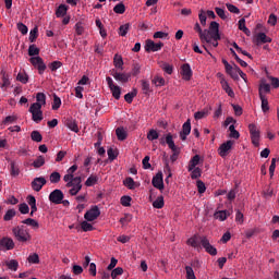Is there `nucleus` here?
<instances>
[{
    "mask_svg": "<svg viewBox=\"0 0 279 279\" xmlns=\"http://www.w3.org/2000/svg\"><path fill=\"white\" fill-rule=\"evenodd\" d=\"M124 186H126V189H130V191L134 190V186L136 185V182H134V179L132 177H128L124 181H123Z\"/></svg>",
    "mask_w": 279,
    "mask_h": 279,
    "instance_id": "obj_44",
    "label": "nucleus"
},
{
    "mask_svg": "<svg viewBox=\"0 0 279 279\" xmlns=\"http://www.w3.org/2000/svg\"><path fill=\"white\" fill-rule=\"evenodd\" d=\"M29 62L38 70L39 75H43L47 71V64H45V61L40 57H31Z\"/></svg>",
    "mask_w": 279,
    "mask_h": 279,
    "instance_id": "obj_6",
    "label": "nucleus"
},
{
    "mask_svg": "<svg viewBox=\"0 0 279 279\" xmlns=\"http://www.w3.org/2000/svg\"><path fill=\"white\" fill-rule=\"evenodd\" d=\"M81 228H82L83 232H93V230H95V227H93L90 225V222H88L86 220L81 222Z\"/></svg>",
    "mask_w": 279,
    "mask_h": 279,
    "instance_id": "obj_46",
    "label": "nucleus"
},
{
    "mask_svg": "<svg viewBox=\"0 0 279 279\" xmlns=\"http://www.w3.org/2000/svg\"><path fill=\"white\" fill-rule=\"evenodd\" d=\"M248 131L251 134V141L254 147H258L260 145V129H258L256 124L251 123L248 124Z\"/></svg>",
    "mask_w": 279,
    "mask_h": 279,
    "instance_id": "obj_4",
    "label": "nucleus"
},
{
    "mask_svg": "<svg viewBox=\"0 0 279 279\" xmlns=\"http://www.w3.org/2000/svg\"><path fill=\"white\" fill-rule=\"evenodd\" d=\"M116 135L118 137V141H125V138H128V131L120 126L116 129Z\"/></svg>",
    "mask_w": 279,
    "mask_h": 279,
    "instance_id": "obj_26",
    "label": "nucleus"
},
{
    "mask_svg": "<svg viewBox=\"0 0 279 279\" xmlns=\"http://www.w3.org/2000/svg\"><path fill=\"white\" fill-rule=\"evenodd\" d=\"M199 160H201V157L199 155H195L191 160H190V163H189V171H193V169H195V167L197 165H199Z\"/></svg>",
    "mask_w": 279,
    "mask_h": 279,
    "instance_id": "obj_32",
    "label": "nucleus"
},
{
    "mask_svg": "<svg viewBox=\"0 0 279 279\" xmlns=\"http://www.w3.org/2000/svg\"><path fill=\"white\" fill-rule=\"evenodd\" d=\"M17 29H19V32H21V34L23 36H25L27 34V32H29V29L27 28V25H25L23 23H17Z\"/></svg>",
    "mask_w": 279,
    "mask_h": 279,
    "instance_id": "obj_62",
    "label": "nucleus"
},
{
    "mask_svg": "<svg viewBox=\"0 0 279 279\" xmlns=\"http://www.w3.org/2000/svg\"><path fill=\"white\" fill-rule=\"evenodd\" d=\"M60 106H62V99L53 94L52 110H60Z\"/></svg>",
    "mask_w": 279,
    "mask_h": 279,
    "instance_id": "obj_43",
    "label": "nucleus"
},
{
    "mask_svg": "<svg viewBox=\"0 0 279 279\" xmlns=\"http://www.w3.org/2000/svg\"><path fill=\"white\" fill-rule=\"evenodd\" d=\"M215 219H219V221H226L228 217H230V211L229 210H220L216 211L214 214Z\"/></svg>",
    "mask_w": 279,
    "mask_h": 279,
    "instance_id": "obj_25",
    "label": "nucleus"
},
{
    "mask_svg": "<svg viewBox=\"0 0 279 279\" xmlns=\"http://www.w3.org/2000/svg\"><path fill=\"white\" fill-rule=\"evenodd\" d=\"M117 276H123V268L117 267L111 271V278L117 279Z\"/></svg>",
    "mask_w": 279,
    "mask_h": 279,
    "instance_id": "obj_60",
    "label": "nucleus"
},
{
    "mask_svg": "<svg viewBox=\"0 0 279 279\" xmlns=\"http://www.w3.org/2000/svg\"><path fill=\"white\" fill-rule=\"evenodd\" d=\"M69 11V7L66 4H60L58 9L56 10V16L57 19H62L66 16V12Z\"/></svg>",
    "mask_w": 279,
    "mask_h": 279,
    "instance_id": "obj_22",
    "label": "nucleus"
},
{
    "mask_svg": "<svg viewBox=\"0 0 279 279\" xmlns=\"http://www.w3.org/2000/svg\"><path fill=\"white\" fill-rule=\"evenodd\" d=\"M27 260L33 265H38V263H40V257L37 253H33L28 256Z\"/></svg>",
    "mask_w": 279,
    "mask_h": 279,
    "instance_id": "obj_51",
    "label": "nucleus"
},
{
    "mask_svg": "<svg viewBox=\"0 0 279 279\" xmlns=\"http://www.w3.org/2000/svg\"><path fill=\"white\" fill-rule=\"evenodd\" d=\"M268 25H271V27H276V24L278 23V16L274 13H271L267 21Z\"/></svg>",
    "mask_w": 279,
    "mask_h": 279,
    "instance_id": "obj_57",
    "label": "nucleus"
},
{
    "mask_svg": "<svg viewBox=\"0 0 279 279\" xmlns=\"http://www.w3.org/2000/svg\"><path fill=\"white\" fill-rule=\"evenodd\" d=\"M181 75H182L183 80H185L186 82H189V80H191V77H193V70H191V64L184 63L181 66Z\"/></svg>",
    "mask_w": 279,
    "mask_h": 279,
    "instance_id": "obj_17",
    "label": "nucleus"
},
{
    "mask_svg": "<svg viewBox=\"0 0 279 279\" xmlns=\"http://www.w3.org/2000/svg\"><path fill=\"white\" fill-rule=\"evenodd\" d=\"M22 223H24L25 226H31V228H34V230H38V228H40V225L38 223V221L32 218H27L23 220Z\"/></svg>",
    "mask_w": 279,
    "mask_h": 279,
    "instance_id": "obj_31",
    "label": "nucleus"
},
{
    "mask_svg": "<svg viewBox=\"0 0 279 279\" xmlns=\"http://www.w3.org/2000/svg\"><path fill=\"white\" fill-rule=\"evenodd\" d=\"M62 66V62L60 61H53L49 64L50 71H58Z\"/></svg>",
    "mask_w": 279,
    "mask_h": 279,
    "instance_id": "obj_64",
    "label": "nucleus"
},
{
    "mask_svg": "<svg viewBox=\"0 0 279 279\" xmlns=\"http://www.w3.org/2000/svg\"><path fill=\"white\" fill-rule=\"evenodd\" d=\"M238 27H239L240 32H244L246 34V36H250V28H247V26H245V17H242L238 22Z\"/></svg>",
    "mask_w": 279,
    "mask_h": 279,
    "instance_id": "obj_33",
    "label": "nucleus"
},
{
    "mask_svg": "<svg viewBox=\"0 0 279 279\" xmlns=\"http://www.w3.org/2000/svg\"><path fill=\"white\" fill-rule=\"evenodd\" d=\"M5 265L8 266V269H10L11 271H17L19 269V262L16 259L5 262Z\"/></svg>",
    "mask_w": 279,
    "mask_h": 279,
    "instance_id": "obj_39",
    "label": "nucleus"
},
{
    "mask_svg": "<svg viewBox=\"0 0 279 279\" xmlns=\"http://www.w3.org/2000/svg\"><path fill=\"white\" fill-rule=\"evenodd\" d=\"M28 56H31V58H34V56H40V49L36 47V45H31L28 47Z\"/></svg>",
    "mask_w": 279,
    "mask_h": 279,
    "instance_id": "obj_41",
    "label": "nucleus"
},
{
    "mask_svg": "<svg viewBox=\"0 0 279 279\" xmlns=\"http://www.w3.org/2000/svg\"><path fill=\"white\" fill-rule=\"evenodd\" d=\"M136 95H138V90L133 89L131 93H128L126 95H124V100L126 101V104H132Z\"/></svg>",
    "mask_w": 279,
    "mask_h": 279,
    "instance_id": "obj_36",
    "label": "nucleus"
},
{
    "mask_svg": "<svg viewBox=\"0 0 279 279\" xmlns=\"http://www.w3.org/2000/svg\"><path fill=\"white\" fill-rule=\"evenodd\" d=\"M113 66L117 71H123V57L114 54Z\"/></svg>",
    "mask_w": 279,
    "mask_h": 279,
    "instance_id": "obj_24",
    "label": "nucleus"
},
{
    "mask_svg": "<svg viewBox=\"0 0 279 279\" xmlns=\"http://www.w3.org/2000/svg\"><path fill=\"white\" fill-rule=\"evenodd\" d=\"M77 171V165H73L66 170V174L63 177V181L66 182V189H70L69 193L72 196L77 195L82 191V177H75Z\"/></svg>",
    "mask_w": 279,
    "mask_h": 279,
    "instance_id": "obj_1",
    "label": "nucleus"
},
{
    "mask_svg": "<svg viewBox=\"0 0 279 279\" xmlns=\"http://www.w3.org/2000/svg\"><path fill=\"white\" fill-rule=\"evenodd\" d=\"M229 138H235V140H239L241 138V133H239V131H236V129L234 128V124H231L229 126Z\"/></svg>",
    "mask_w": 279,
    "mask_h": 279,
    "instance_id": "obj_34",
    "label": "nucleus"
},
{
    "mask_svg": "<svg viewBox=\"0 0 279 279\" xmlns=\"http://www.w3.org/2000/svg\"><path fill=\"white\" fill-rule=\"evenodd\" d=\"M189 134H191V120H186V122L183 123L182 131L180 132L181 141H186Z\"/></svg>",
    "mask_w": 279,
    "mask_h": 279,
    "instance_id": "obj_18",
    "label": "nucleus"
},
{
    "mask_svg": "<svg viewBox=\"0 0 279 279\" xmlns=\"http://www.w3.org/2000/svg\"><path fill=\"white\" fill-rule=\"evenodd\" d=\"M99 182V178L97 175H89L85 181V186H95Z\"/></svg>",
    "mask_w": 279,
    "mask_h": 279,
    "instance_id": "obj_38",
    "label": "nucleus"
},
{
    "mask_svg": "<svg viewBox=\"0 0 279 279\" xmlns=\"http://www.w3.org/2000/svg\"><path fill=\"white\" fill-rule=\"evenodd\" d=\"M162 47H165V44L162 41H159V43H154V40L151 39H148L146 40V44H145V51L147 53L149 52H156V51H160V49H162Z\"/></svg>",
    "mask_w": 279,
    "mask_h": 279,
    "instance_id": "obj_9",
    "label": "nucleus"
},
{
    "mask_svg": "<svg viewBox=\"0 0 279 279\" xmlns=\"http://www.w3.org/2000/svg\"><path fill=\"white\" fill-rule=\"evenodd\" d=\"M49 180L51 184H58L60 182V180H62V175L60 174V172L58 171H53L50 175H49Z\"/></svg>",
    "mask_w": 279,
    "mask_h": 279,
    "instance_id": "obj_29",
    "label": "nucleus"
},
{
    "mask_svg": "<svg viewBox=\"0 0 279 279\" xmlns=\"http://www.w3.org/2000/svg\"><path fill=\"white\" fill-rule=\"evenodd\" d=\"M19 210L22 215H28L29 214V205L26 203L20 204Z\"/></svg>",
    "mask_w": 279,
    "mask_h": 279,
    "instance_id": "obj_56",
    "label": "nucleus"
},
{
    "mask_svg": "<svg viewBox=\"0 0 279 279\" xmlns=\"http://www.w3.org/2000/svg\"><path fill=\"white\" fill-rule=\"evenodd\" d=\"M10 250H14V240H12V238L9 236L2 238L0 240V251L5 252Z\"/></svg>",
    "mask_w": 279,
    "mask_h": 279,
    "instance_id": "obj_14",
    "label": "nucleus"
},
{
    "mask_svg": "<svg viewBox=\"0 0 279 279\" xmlns=\"http://www.w3.org/2000/svg\"><path fill=\"white\" fill-rule=\"evenodd\" d=\"M36 101H37V104H41V106H46L47 105V96L45 95V93H37Z\"/></svg>",
    "mask_w": 279,
    "mask_h": 279,
    "instance_id": "obj_48",
    "label": "nucleus"
},
{
    "mask_svg": "<svg viewBox=\"0 0 279 279\" xmlns=\"http://www.w3.org/2000/svg\"><path fill=\"white\" fill-rule=\"evenodd\" d=\"M222 89L227 93L229 97H234V90L230 87V84H228V81L226 78H221L220 81Z\"/></svg>",
    "mask_w": 279,
    "mask_h": 279,
    "instance_id": "obj_21",
    "label": "nucleus"
},
{
    "mask_svg": "<svg viewBox=\"0 0 279 279\" xmlns=\"http://www.w3.org/2000/svg\"><path fill=\"white\" fill-rule=\"evenodd\" d=\"M142 90L144 95H149L151 93V86L149 85V81L142 80Z\"/></svg>",
    "mask_w": 279,
    "mask_h": 279,
    "instance_id": "obj_35",
    "label": "nucleus"
},
{
    "mask_svg": "<svg viewBox=\"0 0 279 279\" xmlns=\"http://www.w3.org/2000/svg\"><path fill=\"white\" fill-rule=\"evenodd\" d=\"M232 145H234V141L229 140L225 143H222L218 148V154L221 156V158H226L228 156L230 149H232Z\"/></svg>",
    "mask_w": 279,
    "mask_h": 279,
    "instance_id": "obj_13",
    "label": "nucleus"
},
{
    "mask_svg": "<svg viewBox=\"0 0 279 279\" xmlns=\"http://www.w3.org/2000/svg\"><path fill=\"white\" fill-rule=\"evenodd\" d=\"M199 241L202 247L205 248V252H207V254H209L210 256H217V247L210 244V240H208V238L201 236Z\"/></svg>",
    "mask_w": 279,
    "mask_h": 279,
    "instance_id": "obj_7",
    "label": "nucleus"
},
{
    "mask_svg": "<svg viewBox=\"0 0 279 279\" xmlns=\"http://www.w3.org/2000/svg\"><path fill=\"white\" fill-rule=\"evenodd\" d=\"M128 32H130V23H126L119 27V36H128Z\"/></svg>",
    "mask_w": 279,
    "mask_h": 279,
    "instance_id": "obj_53",
    "label": "nucleus"
},
{
    "mask_svg": "<svg viewBox=\"0 0 279 279\" xmlns=\"http://www.w3.org/2000/svg\"><path fill=\"white\" fill-rule=\"evenodd\" d=\"M151 184L158 191L165 190V181L162 179V172H158L155 177H153Z\"/></svg>",
    "mask_w": 279,
    "mask_h": 279,
    "instance_id": "obj_15",
    "label": "nucleus"
},
{
    "mask_svg": "<svg viewBox=\"0 0 279 279\" xmlns=\"http://www.w3.org/2000/svg\"><path fill=\"white\" fill-rule=\"evenodd\" d=\"M160 69H162V71H165V73H167L168 75H171L173 73V65L167 62H161Z\"/></svg>",
    "mask_w": 279,
    "mask_h": 279,
    "instance_id": "obj_40",
    "label": "nucleus"
},
{
    "mask_svg": "<svg viewBox=\"0 0 279 279\" xmlns=\"http://www.w3.org/2000/svg\"><path fill=\"white\" fill-rule=\"evenodd\" d=\"M14 217H16V210H14V209H9V210L5 213L3 219H4L5 221H12V219H14Z\"/></svg>",
    "mask_w": 279,
    "mask_h": 279,
    "instance_id": "obj_52",
    "label": "nucleus"
},
{
    "mask_svg": "<svg viewBox=\"0 0 279 279\" xmlns=\"http://www.w3.org/2000/svg\"><path fill=\"white\" fill-rule=\"evenodd\" d=\"M106 82L112 93V97H114V99H121V87L119 85H116L114 81L110 76L106 77Z\"/></svg>",
    "mask_w": 279,
    "mask_h": 279,
    "instance_id": "obj_8",
    "label": "nucleus"
},
{
    "mask_svg": "<svg viewBox=\"0 0 279 279\" xmlns=\"http://www.w3.org/2000/svg\"><path fill=\"white\" fill-rule=\"evenodd\" d=\"M153 84H155V86H165V80L161 76H155Z\"/></svg>",
    "mask_w": 279,
    "mask_h": 279,
    "instance_id": "obj_63",
    "label": "nucleus"
},
{
    "mask_svg": "<svg viewBox=\"0 0 279 279\" xmlns=\"http://www.w3.org/2000/svg\"><path fill=\"white\" fill-rule=\"evenodd\" d=\"M28 112H31V114H35L36 112H43V104L40 102H34L31 105Z\"/></svg>",
    "mask_w": 279,
    "mask_h": 279,
    "instance_id": "obj_27",
    "label": "nucleus"
},
{
    "mask_svg": "<svg viewBox=\"0 0 279 279\" xmlns=\"http://www.w3.org/2000/svg\"><path fill=\"white\" fill-rule=\"evenodd\" d=\"M259 99L262 101V110H263V112H269V100H267L265 95H260Z\"/></svg>",
    "mask_w": 279,
    "mask_h": 279,
    "instance_id": "obj_37",
    "label": "nucleus"
},
{
    "mask_svg": "<svg viewBox=\"0 0 279 279\" xmlns=\"http://www.w3.org/2000/svg\"><path fill=\"white\" fill-rule=\"evenodd\" d=\"M62 199H64L62 190L57 189L49 194V202H51V204H62Z\"/></svg>",
    "mask_w": 279,
    "mask_h": 279,
    "instance_id": "obj_12",
    "label": "nucleus"
},
{
    "mask_svg": "<svg viewBox=\"0 0 279 279\" xmlns=\"http://www.w3.org/2000/svg\"><path fill=\"white\" fill-rule=\"evenodd\" d=\"M36 38H38V27H34L29 33L31 43H36Z\"/></svg>",
    "mask_w": 279,
    "mask_h": 279,
    "instance_id": "obj_55",
    "label": "nucleus"
},
{
    "mask_svg": "<svg viewBox=\"0 0 279 279\" xmlns=\"http://www.w3.org/2000/svg\"><path fill=\"white\" fill-rule=\"evenodd\" d=\"M110 75L116 80V82H121V84H128L132 74L125 72H119L117 69H111L109 71Z\"/></svg>",
    "mask_w": 279,
    "mask_h": 279,
    "instance_id": "obj_5",
    "label": "nucleus"
},
{
    "mask_svg": "<svg viewBox=\"0 0 279 279\" xmlns=\"http://www.w3.org/2000/svg\"><path fill=\"white\" fill-rule=\"evenodd\" d=\"M113 12L116 14H125V4H123V2L116 4Z\"/></svg>",
    "mask_w": 279,
    "mask_h": 279,
    "instance_id": "obj_49",
    "label": "nucleus"
},
{
    "mask_svg": "<svg viewBox=\"0 0 279 279\" xmlns=\"http://www.w3.org/2000/svg\"><path fill=\"white\" fill-rule=\"evenodd\" d=\"M32 165L35 169H40L45 165V157L38 156Z\"/></svg>",
    "mask_w": 279,
    "mask_h": 279,
    "instance_id": "obj_47",
    "label": "nucleus"
},
{
    "mask_svg": "<svg viewBox=\"0 0 279 279\" xmlns=\"http://www.w3.org/2000/svg\"><path fill=\"white\" fill-rule=\"evenodd\" d=\"M185 271H186V278L187 279H196L195 278V271H193V267L186 266Z\"/></svg>",
    "mask_w": 279,
    "mask_h": 279,
    "instance_id": "obj_59",
    "label": "nucleus"
},
{
    "mask_svg": "<svg viewBox=\"0 0 279 279\" xmlns=\"http://www.w3.org/2000/svg\"><path fill=\"white\" fill-rule=\"evenodd\" d=\"M258 93H259V97L260 95H263V93H271V85L267 83L260 84Z\"/></svg>",
    "mask_w": 279,
    "mask_h": 279,
    "instance_id": "obj_50",
    "label": "nucleus"
},
{
    "mask_svg": "<svg viewBox=\"0 0 279 279\" xmlns=\"http://www.w3.org/2000/svg\"><path fill=\"white\" fill-rule=\"evenodd\" d=\"M32 120L35 123H40V121H43V111L36 112V113H32Z\"/></svg>",
    "mask_w": 279,
    "mask_h": 279,
    "instance_id": "obj_58",
    "label": "nucleus"
},
{
    "mask_svg": "<svg viewBox=\"0 0 279 279\" xmlns=\"http://www.w3.org/2000/svg\"><path fill=\"white\" fill-rule=\"evenodd\" d=\"M65 125L69 130H71V132H75V134L80 132V126H77V121L72 118L65 121Z\"/></svg>",
    "mask_w": 279,
    "mask_h": 279,
    "instance_id": "obj_20",
    "label": "nucleus"
},
{
    "mask_svg": "<svg viewBox=\"0 0 279 279\" xmlns=\"http://www.w3.org/2000/svg\"><path fill=\"white\" fill-rule=\"evenodd\" d=\"M45 184H47V179L45 177H37L32 181L31 186L36 193H40Z\"/></svg>",
    "mask_w": 279,
    "mask_h": 279,
    "instance_id": "obj_11",
    "label": "nucleus"
},
{
    "mask_svg": "<svg viewBox=\"0 0 279 279\" xmlns=\"http://www.w3.org/2000/svg\"><path fill=\"white\" fill-rule=\"evenodd\" d=\"M153 206L157 209L165 208V197L158 196L156 201L153 203Z\"/></svg>",
    "mask_w": 279,
    "mask_h": 279,
    "instance_id": "obj_42",
    "label": "nucleus"
},
{
    "mask_svg": "<svg viewBox=\"0 0 279 279\" xmlns=\"http://www.w3.org/2000/svg\"><path fill=\"white\" fill-rule=\"evenodd\" d=\"M31 138L32 141H34L35 143H41L43 142V134H40L39 131H33L31 133Z\"/></svg>",
    "mask_w": 279,
    "mask_h": 279,
    "instance_id": "obj_45",
    "label": "nucleus"
},
{
    "mask_svg": "<svg viewBox=\"0 0 279 279\" xmlns=\"http://www.w3.org/2000/svg\"><path fill=\"white\" fill-rule=\"evenodd\" d=\"M10 167H11L10 173H11L12 178H17V175H20V173H21V170H20L19 166H16V162L11 161Z\"/></svg>",
    "mask_w": 279,
    "mask_h": 279,
    "instance_id": "obj_28",
    "label": "nucleus"
},
{
    "mask_svg": "<svg viewBox=\"0 0 279 279\" xmlns=\"http://www.w3.org/2000/svg\"><path fill=\"white\" fill-rule=\"evenodd\" d=\"M201 43L204 45V43H211L213 37H210V29H204L202 31V34H198Z\"/></svg>",
    "mask_w": 279,
    "mask_h": 279,
    "instance_id": "obj_23",
    "label": "nucleus"
},
{
    "mask_svg": "<svg viewBox=\"0 0 279 279\" xmlns=\"http://www.w3.org/2000/svg\"><path fill=\"white\" fill-rule=\"evenodd\" d=\"M209 32L210 38H213V40H221V35L219 34V23L215 21L210 22Z\"/></svg>",
    "mask_w": 279,
    "mask_h": 279,
    "instance_id": "obj_16",
    "label": "nucleus"
},
{
    "mask_svg": "<svg viewBox=\"0 0 279 279\" xmlns=\"http://www.w3.org/2000/svg\"><path fill=\"white\" fill-rule=\"evenodd\" d=\"M16 80L17 82H21V84H27L29 82V76L27 73H25V71H21L19 72Z\"/></svg>",
    "mask_w": 279,
    "mask_h": 279,
    "instance_id": "obj_30",
    "label": "nucleus"
},
{
    "mask_svg": "<svg viewBox=\"0 0 279 279\" xmlns=\"http://www.w3.org/2000/svg\"><path fill=\"white\" fill-rule=\"evenodd\" d=\"M166 143L169 149H171L172 151V155L170 156V160L171 162H175V160H178V156H180V147L175 146V142H173V135H171V133L167 134Z\"/></svg>",
    "mask_w": 279,
    "mask_h": 279,
    "instance_id": "obj_3",
    "label": "nucleus"
},
{
    "mask_svg": "<svg viewBox=\"0 0 279 279\" xmlns=\"http://www.w3.org/2000/svg\"><path fill=\"white\" fill-rule=\"evenodd\" d=\"M159 134L157 130L151 129L148 133H147V138L148 141H158Z\"/></svg>",
    "mask_w": 279,
    "mask_h": 279,
    "instance_id": "obj_54",
    "label": "nucleus"
},
{
    "mask_svg": "<svg viewBox=\"0 0 279 279\" xmlns=\"http://www.w3.org/2000/svg\"><path fill=\"white\" fill-rule=\"evenodd\" d=\"M13 235L19 243H27V241H32V234H29V230L25 229V227H14L12 229Z\"/></svg>",
    "mask_w": 279,
    "mask_h": 279,
    "instance_id": "obj_2",
    "label": "nucleus"
},
{
    "mask_svg": "<svg viewBox=\"0 0 279 279\" xmlns=\"http://www.w3.org/2000/svg\"><path fill=\"white\" fill-rule=\"evenodd\" d=\"M99 215H101V210H99V207L95 205L85 213L84 219H86V221H95V219H97Z\"/></svg>",
    "mask_w": 279,
    "mask_h": 279,
    "instance_id": "obj_10",
    "label": "nucleus"
},
{
    "mask_svg": "<svg viewBox=\"0 0 279 279\" xmlns=\"http://www.w3.org/2000/svg\"><path fill=\"white\" fill-rule=\"evenodd\" d=\"M131 202H132V197L131 196H122L121 199H120V203L128 207V206H131Z\"/></svg>",
    "mask_w": 279,
    "mask_h": 279,
    "instance_id": "obj_61",
    "label": "nucleus"
},
{
    "mask_svg": "<svg viewBox=\"0 0 279 279\" xmlns=\"http://www.w3.org/2000/svg\"><path fill=\"white\" fill-rule=\"evenodd\" d=\"M256 45H265L267 43H271V37H268L265 33H258L255 36Z\"/></svg>",
    "mask_w": 279,
    "mask_h": 279,
    "instance_id": "obj_19",
    "label": "nucleus"
}]
</instances>
